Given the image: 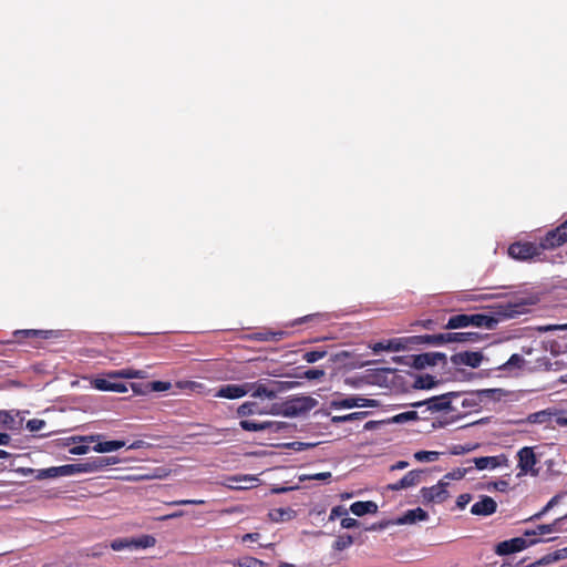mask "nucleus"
<instances>
[{"mask_svg": "<svg viewBox=\"0 0 567 567\" xmlns=\"http://www.w3.org/2000/svg\"><path fill=\"white\" fill-rule=\"evenodd\" d=\"M549 238V231L540 239L539 243L518 240L509 245L507 254L515 260L532 261L539 260L545 250L559 247L555 239Z\"/></svg>", "mask_w": 567, "mask_h": 567, "instance_id": "nucleus-1", "label": "nucleus"}, {"mask_svg": "<svg viewBox=\"0 0 567 567\" xmlns=\"http://www.w3.org/2000/svg\"><path fill=\"white\" fill-rule=\"evenodd\" d=\"M457 392H447L442 395L432 396L429 399H425L423 401H417L414 403H411V406L413 408H420L423 405L427 406V410L432 413L445 411V410H452L454 411L455 408L452 406V399L457 398Z\"/></svg>", "mask_w": 567, "mask_h": 567, "instance_id": "nucleus-2", "label": "nucleus"}, {"mask_svg": "<svg viewBox=\"0 0 567 567\" xmlns=\"http://www.w3.org/2000/svg\"><path fill=\"white\" fill-rule=\"evenodd\" d=\"M239 426L241 430H244L246 432L268 431L269 433H280L289 427V425L286 422H279V421L258 422V421L249 420V419L240 420Z\"/></svg>", "mask_w": 567, "mask_h": 567, "instance_id": "nucleus-3", "label": "nucleus"}, {"mask_svg": "<svg viewBox=\"0 0 567 567\" xmlns=\"http://www.w3.org/2000/svg\"><path fill=\"white\" fill-rule=\"evenodd\" d=\"M539 540L536 538L528 539L524 537H515L508 540L501 542L496 545L495 553L499 556H506L517 551H522L527 547L537 544Z\"/></svg>", "mask_w": 567, "mask_h": 567, "instance_id": "nucleus-4", "label": "nucleus"}, {"mask_svg": "<svg viewBox=\"0 0 567 567\" xmlns=\"http://www.w3.org/2000/svg\"><path fill=\"white\" fill-rule=\"evenodd\" d=\"M156 543V539L151 535H143L137 538H118L114 539L111 543V548L115 551L131 548V549H140V548H148L153 547Z\"/></svg>", "mask_w": 567, "mask_h": 567, "instance_id": "nucleus-5", "label": "nucleus"}, {"mask_svg": "<svg viewBox=\"0 0 567 567\" xmlns=\"http://www.w3.org/2000/svg\"><path fill=\"white\" fill-rule=\"evenodd\" d=\"M518 458V476L530 474L533 476H537L539 471L535 468L537 463L536 455L534 453L533 447L525 446L517 452Z\"/></svg>", "mask_w": 567, "mask_h": 567, "instance_id": "nucleus-6", "label": "nucleus"}, {"mask_svg": "<svg viewBox=\"0 0 567 567\" xmlns=\"http://www.w3.org/2000/svg\"><path fill=\"white\" fill-rule=\"evenodd\" d=\"M449 482L443 480L439 481L437 484L430 487H422L420 493L422 497V502L424 504L427 503H443L449 497V492L446 489Z\"/></svg>", "mask_w": 567, "mask_h": 567, "instance_id": "nucleus-7", "label": "nucleus"}, {"mask_svg": "<svg viewBox=\"0 0 567 567\" xmlns=\"http://www.w3.org/2000/svg\"><path fill=\"white\" fill-rule=\"evenodd\" d=\"M330 408L332 409H352L355 406L359 408H374L377 406L375 400L365 399L357 395H352L349 398H334L330 401Z\"/></svg>", "mask_w": 567, "mask_h": 567, "instance_id": "nucleus-8", "label": "nucleus"}, {"mask_svg": "<svg viewBox=\"0 0 567 567\" xmlns=\"http://www.w3.org/2000/svg\"><path fill=\"white\" fill-rule=\"evenodd\" d=\"M424 475L423 470H412L408 472L401 480L395 483L388 484L385 489L388 491H400L410 487H414L422 482Z\"/></svg>", "mask_w": 567, "mask_h": 567, "instance_id": "nucleus-9", "label": "nucleus"}, {"mask_svg": "<svg viewBox=\"0 0 567 567\" xmlns=\"http://www.w3.org/2000/svg\"><path fill=\"white\" fill-rule=\"evenodd\" d=\"M316 405V400L310 396L296 398L287 402L284 414L287 416L307 412Z\"/></svg>", "mask_w": 567, "mask_h": 567, "instance_id": "nucleus-10", "label": "nucleus"}, {"mask_svg": "<svg viewBox=\"0 0 567 567\" xmlns=\"http://www.w3.org/2000/svg\"><path fill=\"white\" fill-rule=\"evenodd\" d=\"M483 361V354L480 351H463L457 352L451 357V362L454 365H467L471 368H478Z\"/></svg>", "mask_w": 567, "mask_h": 567, "instance_id": "nucleus-11", "label": "nucleus"}, {"mask_svg": "<svg viewBox=\"0 0 567 567\" xmlns=\"http://www.w3.org/2000/svg\"><path fill=\"white\" fill-rule=\"evenodd\" d=\"M446 354L442 352H426L416 354L413 358V365L416 369H424L426 367L436 365L437 363L442 362L443 364H446Z\"/></svg>", "mask_w": 567, "mask_h": 567, "instance_id": "nucleus-12", "label": "nucleus"}, {"mask_svg": "<svg viewBox=\"0 0 567 567\" xmlns=\"http://www.w3.org/2000/svg\"><path fill=\"white\" fill-rule=\"evenodd\" d=\"M246 394H248V390L246 389V382L240 384L228 383L219 386L215 396L234 400L243 398Z\"/></svg>", "mask_w": 567, "mask_h": 567, "instance_id": "nucleus-13", "label": "nucleus"}, {"mask_svg": "<svg viewBox=\"0 0 567 567\" xmlns=\"http://www.w3.org/2000/svg\"><path fill=\"white\" fill-rule=\"evenodd\" d=\"M497 509V503L487 495H482L481 499L471 507V513L475 516H489Z\"/></svg>", "mask_w": 567, "mask_h": 567, "instance_id": "nucleus-14", "label": "nucleus"}, {"mask_svg": "<svg viewBox=\"0 0 567 567\" xmlns=\"http://www.w3.org/2000/svg\"><path fill=\"white\" fill-rule=\"evenodd\" d=\"M246 389L252 398H266L274 400L277 398L278 390L268 388L262 382H246Z\"/></svg>", "mask_w": 567, "mask_h": 567, "instance_id": "nucleus-15", "label": "nucleus"}, {"mask_svg": "<svg viewBox=\"0 0 567 567\" xmlns=\"http://www.w3.org/2000/svg\"><path fill=\"white\" fill-rule=\"evenodd\" d=\"M276 413L277 412L274 409H271L270 411L261 409L259 403H257L256 401H246L243 404H240L236 410L237 416H239L241 419H245L247 416L255 415V414L264 415V414H276Z\"/></svg>", "mask_w": 567, "mask_h": 567, "instance_id": "nucleus-16", "label": "nucleus"}, {"mask_svg": "<svg viewBox=\"0 0 567 567\" xmlns=\"http://www.w3.org/2000/svg\"><path fill=\"white\" fill-rule=\"evenodd\" d=\"M53 336L52 330H38V329H25L16 330L13 337L17 342H22L27 339H49Z\"/></svg>", "mask_w": 567, "mask_h": 567, "instance_id": "nucleus-17", "label": "nucleus"}, {"mask_svg": "<svg viewBox=\"0 0 567 567\" xmlns=\"http://www.w3.org/2000/svg\"><path fill=\"white\" fill-rule=\"evenodd\" d=\"M560 526H561V519L556 518L550 524H540V525H537L533 529H526V530H524L523 535L526 537H532V536H540V535H545V534L557 533V532H560Z\"/></svg>", "mask_w": 567, "mask_h": 567, "instance_id": "nucleus-18", "label": "nucleus"}, {"mask_svg": "<svg viewBox=\"0 0 567 567\" xmlns=\"http://www.w3.org/2000/svg\"><path fill=\"white\" fill-rule=\"evenodd\" d=\"M429 514L421 507L409 509L401 517L396 518V525L414 524L417 520H426Z\"/></svg>", "mask_w": 567, "mask_h": 567, "instance_id": "nucleus-19", "label": "nucleus"}, {"mask_svg": "<svg viewBox=\"0 0 567 567\" xmlns=\"http://www.w3.org/2000/svg\"><path fill=\"white\" fill-rule=\"evenodd\" d=\"M378 505L372 501H358L350 505V511L355 516H363L365 514H375L378 513Z\"/></svg>", "mask_w": 567, "mask_h": 567, "instance_id": "nucleus-20", "label": "nucleus"}, {"mask_svg": "<svg viewBox=\"0 0 567 567\" xmlns=\"http://www.w3.org/2000/svg\"><path fill=\"white\" fill-rule=\"evenodd\" d=\"M468 320L470 326L484 327L487 329H494L498 323L495 317L483 313L468 315Z\"/></svg>", "mask_w": 567, "mask_h": 567, "instance_id": "nucleus-21", "label": "nucleus"}, {"mask_svg": "<svg viewBox=\"0 0 567 567\" xmlns=\"http://www.w3.org/2000/svg\"><path fill=\"white\" fill-rule=\"evenodd\" d=\"M412 342L415 344H434L441 346L447 342V332L439 333V334H424V336H414L411 338Z\"/></svg>", "mask_w": 567, "mask_h": 567, "instance_id": "nucleus-22", "label": "nucleus"}, {"mask_svg": "<svg viewBox=\"0 0 567 567\" xmlns=\"http://www.w3.org/2000/svg\"><path fill=\"white\" fill-rule=\"evenodd\" d=\"M567 558V546L565 548H561V549H557L553 553H549L545 556H543L540 559L536 560L535 563L526 566V567H536V566H542V565H549V564H553L555 561H559V560H563Z\"/></svg>", "mask_w": 567, "mask_h": 567, "instance_id": "nucleus-23", "label": "nucleus"}, {"mask_svg": "<svg viewBox=\"0 0 567 567\" xmlns=\"http://www.w3.org/2000/svg\"><path fill=\"white\" fill-rule=\"evenodd\" d=\"M501 457H504V455L481 456V457H475L473 460V463L475 464V467L480 471H483L486 468H496L502 465Z\"/></svg>", "mask_w": 567, "mask_h": 567, "instance_id": "nucleus-24", "label": "nucleus"}, {"mask_svg": "<svg viewBox=\"0 0 567 567\" xmlns=\"http://www.w3.org/2000/svg\"><path fill=\"white\" fill-rule=\"evenodd\" d=\"M481 336L476 332H447V342H477Z\"/></svg>", "mask_w": 567, "mask_h": 567, "instance_id": "nucleus-25", "label": "nucleus"}, {"mask_svg": "<svg viewBox=\"0 0 567 567\" xmlns=\"http://www.w3.org/2000/svg\"><path fill=\"white\" fill-rule=\"evenodd\" d=\"M285 334L284 331L264 330L252 333L250 339L255 341H279L284 339Z\"/></svg>", "mask_w": 567, "mask_h": 567, "instance_id": "nucleus-26", "label": "nucleus"}, {"mask_svg": "<svg viewBox=\"0 0 567 567\" xmlns=\"http://www.w3.org/2000/svg\"><path fill=\"white\" fill-rule=\"evenodd\" d=\"M125 444V441L121 440L97 442V444L93 446V451L97 453H109L124 447Z\"/></svg>", "mask_w": 567, "mask_h": 567, "instance_id": "nucleus-27", "label": "nucleus"}, {"mask_svg": "<svg viewBox=\"0 0 567 567\" xmlns=\"http://www.w3.org/2000/svg\"><path fill=\"white\" fill-rule=\"evenodd\" d=\"M554 413L550 410H542L535 413H530L526 421L530 424H547L551 421Z\"/></svg>", "mask_w": 567, "mask_h": 567, "instance_id": "nucleus-28", "label": "nucleus"}, {"mask_svg": "<svg viewBox=\"0 0 567 567\" xmlns=\"http://www.w3.org/2000/svg\"><path fill=\"white\" fill-rule=\"evenodd\" d=\"M556 240V245L559 247L567 243V220L556 227L555 229L549 230V238Z\"/></svg>", "mask_w": 567, "mask_h": 567, "instance_id": "nucleus-29", "label": "nucleus"}, {"mask_svg": "<svg viewBox=\"0 0 567 567\" xmlns=\"http://www.w3.org/2000/svg\"><path fill=\"white\" fill-rule=\"evenodd\" d=\"M470 326L468 315L460 313L452 316L447 323L444 326L445 329H460Z\"/></svg>", "mask_w": 567, "mask_h": 567, "instance_id": "nucleus-30", "label": "nucleus"}, {"mask_svg": "<svg viewBox=\"0 0 567 567\" xmlns=\"http://www.w3.org/2000/svg\"><path fill=\"white\" fill-rule=\"evenodd\" d=\"M89 467H86L85 462L74 463L61 465L62 476H71L80 473H87Z\"/></svg>", "mask_w": 567, "mask_h": 567, "instance_id": "nucleus-31", "label": "nucleus"}, {"mask_svg": "<svg viewBox=\"0 0 567 567\" xmlns=\"http://www.w3.org/2000/svg\"><path fill=\"white\" fill-rule=\"evenodd\" d=\"M439 383L433 375L425 374L419 375L414 380L413 386L415 389L427 390L434 388Z\"/></svg>", "mask_w": 567, "mask_h": 567, "instance_id": "nucleus-32", "label": "nucleus"}, {"mask_svg": "<svg viewBox=\"0 0 567 567\" xmlns=\"http://www.w3.org/2000/svg\"><path fill=\"white\" fill-rule=\"evenodd\" d=\"M560 501V495H555L551 497L548 503L537 513H535L533 516H530L527 522H534L540 519L544 515H546L554 506H556Z\"/></svg>", "mask_w": 567, "mask_h": 567, "instance_id": "nucleus-33", "label": "nucleus"}, {"mask_svg": "<svg viewBox=\"0 0 567 567\" xmlns=\"http://www.w3.org/2000/svg\"><path fill=\"white\" fill-rule=\"evenodd\" d=\"M367 415H368V412H353V413L346 414V415H334L331 417V422L333 424H340V423L362 420Z\"/></svg>", "mask_w": 567, "mask_h": 567, "instance_id": "nucleus-34", "label": "nucleus"}, {"mask_svg": "<svg viewBox=\"0 0 567 567\" xmlns=\"http://www.w3.org/2000/svg\"><path fill=\"white\" fill-rule=\"evenodd\" d=\"M62 476L61 466H52L48 468L37 470V480L55 478Z\"/></svg>", "mask_w": 567, "mask_h": 567, "instance_id": "nucleus-35", "label": "nucleus"}, {"mask_svg": "<svg viewBox=\"0 0 567 567\" xmlns=\"http://www.w3.org/2000/svg\"><path fill=\"white\" fill-rule=\"evenodd\" d=\"M235 567H265L266 563L255 557H241L233 563Z\"/></svg>", "mask_w": 567, "mask_h": 567, "instance_id": "nucleus-36", "label": "nucleus"}, {"mask_svg": "<svg viewBox=\"0 0 567 567\" xmlns=\"http://www.w3.org/2000/svg\"><path fill=\"white\" fill-rule=\"evenodd\" d=\"M353 544V537L348 534L339 535L332 544V548L337 551L347 549Z\"/></svg>", "mask_w": 567, "mask_h": 567, "instance_id": "nucleus-37", "label": "nucleus"}, {"mask_svg": "<svg viewBox=\"0 0 567 567\" xmlns=\"http://www.w3.org/2000/svg\"><path fill=\"white\" fill-rule=\"evenodd\" d=\"M85 463H86V467L90 468V470H87V473L96 472L99 470H102V468L109 466V463H107L105 456H97V457L86 461Z\"/></svg>", "mask_w": 567, "mask_h": 567, "instance_id": "nucleus-38", "label": "nucleus"}, {"mask_svg": "<svg viewBox=\"0 0 567 567\" xmlns=\"http://www.w3.org/2000/svg\"><path fill=\"white\" fill-rule=\"evenodd\" d=\"M524 363V358L518 354V353H514L509 357V359L503 363L502 365H499V370H511L513 368H520Z\"/></svg>", "mask_w": 567, "mask_h": 567, "instance_id": "nucleus-39", "label": "nucleus"}, {"mask_svg": "<svg viewBox=\"0 0 567 567\" xmlns=\"http://www.w3.org/2000/svg\"><path fill=\"white\" fill-rule=\"evenodd\" d=\"M440 457V452L436 451H419L414 453V458L417 462H434Z\"/></svg>", "mask_w": 567, "mask_h": 567, "instance_id": "nucleus-40", "label": "nucleus"}, {"mask_svg": "<svg viewBox=\"0 0 567 567\" xmlns=\"http://www.w3.org/2000/svg\"><path fill=\"white\" fill-rule=\"evenodd\" d=\"M471 468H472V466L456 467V468L452 470L451 472L446 473L443 477V481H445V480H450V481L462 480L466 475L468 470H471Z\"/></svg>", "mask_w": 567, "mask_h": 567, "instance_id": "nucleus-41", "label": "nucleus"}, {"mask_svg": "<svg viewBox=\"0 0 567 567\" xmlns=\"http://www.w3.org/2000/svg\"><path fill=\"white\" fill-rule=\"evenodd\" d=\"M417 419H419V416H417V413L415 411H406V412L399 413V414L394 415L392 417V421L394 423H404V422H408V421H415Z\"/></svg>", "mask_w": 567, "mask_h": 567, "instance_id": "nucleus-42", "label": "nucleus"}, {"mask_svg": "<svg viewBox=\"0 0 567 567\" xmlns=\"http://www.w3.org/2000/svg\"><path fill=\"white\" fill-rule=\"evenodd\" d=\"M326 354H327V351H323V350H312V351L306 352L302 355V358L308 363H315V362L319 361L320 359L324 358Z\"/></svg>", "mask_w": 567, "mask_h": 567, "instance_id": "nucleus-43", "label": "nucleus"}, {"mask_svg": "<svg viewBox=\"0 0 567 567\" xmlns=\"http://www.w3.org/2000/svg\"><path fill=\"white\" fill-rule=\"evenodd\" d=\"M45 426V421L41 419H31L27 422V429L30 432H39Z\"/></svg>", "mask_w": 567, "mask_h": 567, "instance_id": "nucleus-44", "label": "nucleus"}, {"mask_svg": "<svg viewBox=\"0 0 567 567\" xmlns=\"http://www.w3.org/2000/svg\"><path fill=\"white\" fill-rule=\"evenodd\" d=\"M109 375L132 379V378H138L140 372L134 371L132 369H123V370L116 371L114 373H110Z\"/></svg>", "mask_w": 567, "mask_h": 567, "instance_id": "nucleus-45", "label": "nucleus"}, {"mask_svg": "<svg viewBox=\"0 0 567 567\" xmlns=\"http://www.w3.org/2000/svg\"><path fill=\"white\" fill-rule=\"evenodd\" d=\"M388 351H400L404 349V341L401 338L386 340Z\"/></svg>", "mask_w": 567, "mask_h": 567, "instance_id": "nucleus-46", "label": "nucleus"}, {"mask_svg": "<svg viewBox=\"0 0 567 567\" xmlns=\"http://www.w3.org/2000/svg\"><path fill=\"white\" fill-rule=\"evenodd\" d=\"M324 375V371L321 369H308L303 372V377L308 380H318Z\"/></svg>", "mask_w": 567, "mask_h": 567, "instance_id": "nucleus-47", "label": "nucleus"}, {"mask_svg": "<svg viewBox=\"0 0 567 567\" xmlns=\"http://www.w3.org/2000/svg\"><path fill=\"white\" fill-rule=\"evenodd\" d=\"M95 388L102 391L116 390L115 383H112L105 379H96Z\"/></svg>", "mask_w": 567, "mask_h": 567, "instance_id": "nucleus-48", "label": "nucleus"}, {"mask_svg": "<svg viewBox=\"0 0 567 567\" xmlns=\"http://www.w3.org/2000/svg\"><path fill=\"white\" fill-rule=\"evenodd\" d=\"M462 406L467 409H476L478 406L477 396L475 394H470L464 398L462 401Z\"/></svg>", "mask_w": 567, "mask_h": 567, "instance_id": "nucleus-49", "label": "nucleus"}, {"mask_svg": "<svg viewBox=\"0 0 567 567\" xmlns=\"http://www.w3.org/2000/svg\"><path fill=\"white\" fill-rule=\"evenodd\" d=\"M150 385L151 389L156 392H163L171 389V383L164 381H153L150 383Z\"/></svg>", "mask_w": 567, "mask_h": 567, "instance_id": "nucleus-50", "label": "nucleus"}, {"mask_svg": "<svg viewBox=\"0 0 567 567\" xmlns=\"http://www.w3.org/2000/svg\"><path fill=\"white\" fill-rule=\"evenodd\" d=\"M347 514H348V511L343 506H340V505L334 506L330 512L329 519L333 520L337 517H342V516H346Z\"/></svg>", "mask_w": 567, "mask_h": 567, "instance_id": "nucleus-51", "label": "nucleus"}, {"mask_svg": "<svg viewBox=\"0 0 567 567\" xmlns=\"http://www.w3.org/2000/svg\"><path fill=\"white\" fill-rule=\"evenodd\" d=\"M310 446H312V444L305 443V442H298V441L290 442V443L286 444V447L295 450V451H299V452L305 451V450L309 449Z\"/></svg>", "mask_w": 567, "mask_h": 567, "instance_id": "nucleus-52", "label": "nucleus"}, {"mask_svg": "<svg viewBox=\"0 0 567 567\" xmlns=\"http://www.w3.org/2000/svg\"><path fill=\"white\" fill-rule=\"evenodd\" d=\"M205 502L203 499H179V501H173L168 503L171 506H178V505H202Z\"/></svg>", "mask_w": 567, "mask_h": 567, "instance_id": "nucleus-53", "label": "nucleus"}, {"mask_svg": "<svg viewBox=\"0 0 567 567\" xmlns=\"http://www.w3.org/2000/svg\"><path fill=\"white\" fill-rule=\"evenodd\" d=\"M471 499H472L471 494H467V493L461 494V495H458V497L456 499V506L460 509H464L466 507V505L471 502Z\"/></svg>", "mask_w": 567, "mask_h": 567, "instance_id": "nucleus-54", "label": "nucleus"}, {"mask_svg": "<svg viewBox=\"0 0 567 567\" xmlns=\"http://www.w3.org/2000/svg\"><path fill=\"white\" fill-rule=\"evenodd\" d=\"M0 423L9 429H12L14 419L8 412H0Z\"/></svg>", "mask_w": 567, "mask_h": 567, "instance_id": "nucleus-55", "label": "nucleus"}, {"mask_svg": "<svg viewBox=\"0 0 567 567\" xmlns=\"http://www.w3.org/2000/svg\"><path fill=\"white\" fill-rule=\"evenodd\" d=\"M413 326H419L426 330H433L436 326L435 321L432 319H424L416 321Z\"/></svg>", "mask_w": 567, "mask_h": 567, "instance_id": "nucleus-56", "label": "nucleus"}, {"mask_svg": "<svg viewBox=\"0 0 567 567\" xmlns=\"http://www.w3.org/2000/svg\"><path fill=\"white\" fill-rule=\"evenodd\" d=\"M341 526L342 528H355L359 526V522L355 519V518H351V517H343L341 519Z\"/></svg>", "mask_w": 567, "mask_h": 567, "instance_id": "nucleus-57", "label": "nucleus"}, {"mask_svg": "<svg viewBox=\"0 0 567 567\" xmlns=\"http://www.w3.org/2000/svg\"><path fill=\"white\" fill-rule=\"evenodd\" d=\"M508 486H509L508 482H506L504 480H499V481L493 482L488 486V488L493 487L496 491L506 492L508 489Z\"/></svg>", "mask_w": 567, "mask_h": 567, "instance_id": "nucleus-58", "label": "nucleus"}, {"mask_svg": "<svg viewBox=\"0 0 567 567\" xmlns=\"http://www.w3.org/2000/svg\"><path fill=\"white\" fill-rule=\"evenodd\" d=\"M90 447L87 444L75 445L70 449V453L74 455H83L89 452Z\"/></svg>", "mask_w": 567, "mask_h": 567, "instance_id": "nucleus-59", "label": "nucleus"}, {"mask_svg": "<svg viewBox=\"0 0 567 567\" xmlns=\"http://www.w3.org/2000/svg\"><path fill=\"white\" fill-rule=\"evenodd\" d=\"M100 437H101V435L96 434V435L72 437V440H73V442L79 441V442H83V443H92V442H96Z\"/></svg>", "mask_w": 567, "mask_h": 567, "instance_id": "nucleus-60", "label": "nucleus"}, {"mask_svg": "<svg viewBox=\"0 0 567 567\" xmlns=\"http://www.w3.org/2000/svg\"><path fill=\"white\" fill-rule=\"evenodd\" d=\"M289 513L290 509L278 508L275 511V513H271L270 516L272 517L274 520H282L285 515L289 516Z\"/></svg>", "mask_w": 567, "mask_h": 567, "instance_id": "nucleus-61", "label": "nucleus"}, {"mask_svg": "<svg viewBox=\"0 0 567 567\" xmlns=\"http://www.w3.org/2000/svg\"><path fill=\"white\" fill-rule=\"evenodd\" d=\"M330 477H331L330 472H321V473H316V474L308 476L309 480H316V481H327Z\"/></svg>", "mask_w": 567, "mask_h": 567, "instance_id": "nucleus-62", "label": "nucleus"}, {"mask_svg": "<svg viewBox=\"0 0 567 567\" xmlns=\"http://www.w3.org/2000/svg\"><path fill=\"white\" fill-rule=\"evenodd\" d=\"M374 353L388 351L386 341H379L370 346Z\"/></svg>", "mask_w": 567, "mask_h": 567, "instance_id": "nucleus-63", "label": "nucleus"}, {"mask_svg": "<svg viewBox=\"0 0 567 567\" xmlns=\"http://www.w3.org/2000/svg\"><path fill=\"white\" fill-rule=\"evenodd\" d=\"M408 466H409V462L398 461L396 463H394L393 465L390 466V471L393 472V471H398V470H403V468H406Z\"/></svg>", "mask_w": 567, "mask_h": 567, "instance_id": "nucleus-64", "label": "nucleus"}]
</instances>
